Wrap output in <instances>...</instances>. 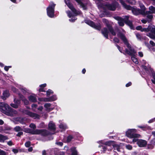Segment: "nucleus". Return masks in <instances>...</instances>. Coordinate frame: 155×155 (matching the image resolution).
<instances>
[{"instance_id":"obj_58","label":"nucleus","mask_w":155,"mask_h":155,"mask_svg":"<svg viewBox=\"0 0 155 155\" xmlns=\"http://www.w3.org/2000/svg\"><path fill=\"white\" fill-rule=\"evenodd\" d=\"M23 134V132H19L16 135V136L18 137H20Z\"/></svg>"},{"instance_id":"obj_8","label":"nucleus","mask_w":155,"mask_h":155,"mask_svg":"<svg viewBox=\"0 0 155 155\" xmlns=\"http://www.w3.org/2000/svg\"><path fill=\"white\" fill-rule=\"evenodd\" d=\"M41 134L44 137L51 135V133L46 129H36V134Z\"/></svg>"},{"instance_id":"obj_42","label":"nucleus","mask_w":155,"mask_h":155,"mask_svg":"<svg viewBox=\"0 0 155 155\" xmlns=\"http://www.w3.org/2000/svg\"><path fill=\"white\" fill-rule=\"evenodd\" d=\"M57 152H58L57 153V154H56V155H65L64 152L63 151H60L58 149Z\"/></svg>"},{"instance_id":"obj_41","label":"nucleus","mask_w":155,"mask_h":155,"mask_svg":"<svg viewBox=\"0 0 155 155\" xmlns=\"http://www.w3.org/2000/svg\"><path fill=\"white\" fill-rule=\"evenodd\" d=\"M22 101L23 102L25 105H27L28 104V101L26 98L23 100Z\"/></svg>"},{"instance_id":"obj_21","label":"nucleus","mask_w":155,"mask_h":155,"mask_svg":"<svg viewBox=\"0 0 155 155\" xmlns=\"http://www.w3.org/2000/svg\"><path fill=\"white\" fill-rule=\"evenodd\" d=\"M28 98L29 101L32 102H35L37 101L36 97L32 95L29 96Z\"/></svg>"},{"instance_id":"obj_6","label":"nucleus","mask_w":155,"mask_h":155,"mask_svg":"<svg viewBox=\"0 0 155 155\" xmlns=\"http://www.w3.org/2000/svg\"><path fill=\"white\" fill-rule=\"evenodd\" d=\"M85 22L96 30L99 31H100L101 30V26L100 23L95 24L93 21L88 20H85Z\"/></svg>"},{"instance_id":"obj_10","label":"nucleus","mask_w":155,"mask_h":155,"mask_svg":"<svg viewBox=\"0 0 155 155\" xmlns=\"http://www.w3.org/2000/svg\"><path fill=\"white\" fill-rule=\"evenodd\" d=\"M117 3H113L112 4H106L104 6L109 10L114 11L117 8L116 4Z\"/></svg>"},{"instance_id":"obj_44","label":"nucleus","mask_w":155,"mask_h":155,"mask_svg":"<svg viewBox=\"0 0 155 155\" xmlns=\"http://www.w3.org/2000/svg\"><path fill=\"white\" fill-rule=\"evenodd\" d=\"M11 106L15 109H17L18 108V106L17 104H13V103H11L10 104Z\"/></svg>"},{"instance_id":"obj_34","label":"nucleus","mask_w":155,"mask_h":155,"mask_svg":"<svg viewBox=\"0 0 155 155\" xmlns=\"http://www.w3.org/2000/svg\"><path fill=\"white\" fill-rule=\"evenodd\" d=\"M149 9L151 12L152 13H155V7L153 6H151L149 8Z\"/></svg>"},{"instance_id":"obj_32","label":"nucleus","mask_w":155,"mask_h":155,"mask_svg":"<svg viewBox=\"0 0 155 155\" xmlns=\"http://www.w3.org/2000/svg\"><path fill=\"white\" fill-rule=\"evenodd\" d=\"M49 97L50 102L55 101L57 99L56 96L55 95H53Z\"/></svg>"},{"instance_id":"obj_28","label":"nucleus","mask_w":155,"mask_h":155,"mask_svg":"<svg viewBox=\"0 0 155 155\" xmlns=\"http://www.w3.org/2000/svg\"><path fill=\"white\" fill-rule=\"evenodd\" d=\"M151 72L152 74V76L154 79V80L153 79H151V81L153 84H155V73L154 71L153 70H151Z\"/></svg>"},{"instance_id":"obj_1","label":"nucleus","mask_w":155,"mask_h":155,"mask_svg":"<svg viewBox=\"0 0 155 155\" xmlns=\"http://www.w3.org/2000/svg\"><path fill=\"white\" fill-rule=\"evenodd\" d=\"M118 37L120 38L123 41L124 44L126 45L128 48H125V53L131 56V59L136 64H138L139 63L137 59L135 57V54L136 53V51L132 47L131 45L128 41L127 40L125 36L122 32H119L117 34Z\"/></svg>"},{"instance_id":"obj_22","label":"nucleus","mask_w":155,"mask_h":155,"mask_svg":"<svg viewBox=\"0 0 155 155\" xmlns=\"http://www.w3.org/2000/svg\"><path fill=\"white\" fill-rule=\"evenodd\" d=\"M149 31L155 35V26L154 25H149Z\"/></svg>"},{"instance_id":"obj_55","label":"nucleus","mask_w":155,"mask_h":155,"mask_svg":"<svg viewBox=\"0 0 155 155\" xmlns=\"http://www.w3.org/2000/svg\"><path fill=\"white\" fill-rule=\"evenodd\" d=\"M0 155H6L5 152L0 149Z\"/></svg>"},{"instance_id":"obj_46","label":"nucleus","mask_w":155,"mask_h":155,"mask_svg":"<svg viewBox=\"0 0 155 155\" xmlns=\"http://www.w3.org/2000/svg\"><path fill=\"white\" fill-rule=\"evenodd\" d=\"M21 128L19 126H16L15 128V130L17 132H18L21 130Z\"/></svg>"},{"instance_id":"obj_12","label":"nucleus","mask_w":155,"mask_h":155,"mask_svg":"<svg viewBox=\"0 0 155 155\" xmlns=\"http://www.w3.org/2000/svg\"><path fill=\"white\" fill-rule=\"evenodd\" d=\"M112 143V142L110 141L105 142V145L106 146H101L102 148L101 150V151L103 152L104 153H105V151H106L107 150H108V151L109 150H111L110 148L108 149L106 146H108L110 147Z\"/></svg>"},{"instance_id":"obj_19","label":"nucleus","mask_w":155,"mask_h":155,"mask_svg":"<svg viewBox=\"0 0 155 155\" xmlns=\"http://www.w3.org/2000/svg\"><path fill=\"white\" fill-rule=\"evenodd\" d=\"M25 132L26 133H30L32 134H36V129L34 130L28 128L26 129Z\"/></svg>"},{"instance_id":"obj_3","label":"nucleus","mask_w":155,"mask_h":155,"mask_svg":"<svg viewBox=\"0 0 155 155\" xmlns=\"http://www.w3.org/2000/svg\"><path fill=\"white\" fill-rule=\"evenodd\" d=\"M0 110L3 113L10 116H13L18 114V112L4 103L0 102Z\"/></svg>"},{"instance_id":"obj_4","label":"nucleus","mask_w":155,"mask_h":155,"mask_svg":"<svg viewBox=\"0 0 155 155\" xmlns=\"http://www.w3.org/2000/svg\"><path fill=\"white\" fill-rule=\"evenodd\" d=\"M120 2L124 8L127 10H131L132 13L134 15H137L139 14L142 15L140 9L135 8L127 5L123 0H120Z\"/></svg>"},{"instance_id":"obj_45","label":"nucleus","mask_w":155,"mask_h":155,"mask_svg":"<svg viewBox=\"0 0 155 155\" xmlns=\"http://www.w3.org/2000/svg\"><path fill=\"white\" fill-rule=\"evenodd\" d=\"M31 145V142L30 141H28L25 143V146L27 147H29Z\"/></svg>"},{"instance_id":"obj_47","label":"nucleus","mask_w":155,"mask_h":155,"mask_svg":"<svg viewBox=\"0 0 155 155\" xmlns=\"http://www.w3.org/2000/svg\"><path fill=\"white\" fill-rule=\"evenodd\" d=\"M66 5L70 9L72 8V7L73 8L74 7L73 5L70 2Z\"/></svg>"},{"instance_id":"obj_60","label":"nucleus","mask_w":155,"mask_h":155,"mask_svg":"<svg viewBox=\"0 0 155 155\" xmlns=\"http://www.w3.org/2000/svg\"><path fill=\"white\" fill-rule=\"evenodd\" d=\"M56 144L60 146H62L63 144V143L62 142H57L56 143Z\"/></svg>"},{"instance_id":"obj_36","label":"nucleus","mask_w":155,"mask_h":155,"mask_svg":"<svg viewBox=\"0 0 155 155\" xmlns=\"http://www.w3.org/2000/svg\"><path fill=\"white\" fill-rule=\"evenodd\" d=\"M14 101L15 103L18 106L21 104V100L16 99V98H15L14 100Z\"/></svg>"},{"instance_id":"obj_27","label":"nucleus","mask_w":155,"mask_h":155,"mask_svg":"<svg viewBox=\"0 0 155 155\" xmlns=\"http://www.w3.org/2000/svg\"><path fill=\"white\" fill-rule=\"evenodd\" d=\"M74 137L71 135H69L67 137L66 141L67 143H69L73 139Z\"/></svg>"},{"instance_id":"obj_31","label":"nucleus","mask_w":155,"mask_h":155,"mask_svg":"<svg viewBox=\"0 0 155 155\" xmlns=\"http://www.w3.org/2000/svg\"><path fill=\"white\" fill-rule=\"evenodd\" d=\"M59 127L60 129H61L63 130H65L66 129L68 128L66 125L62 124H60L59 126Z\"/></svg>"},{"instance_id":"obj_2","label":"nucleus","mask_w":155,"mask_h":155,"mask_svg":"<svg viewBox=\"0 0 155 155\" xmlns=\"http://www.w3.org/2000/svg\"><path fill=\"white\" fill-rule=\"evenodd\" d=\"M102 21L105 25L107 27V28L106 27L104 28L101 30V33L103 35L106 39H109L108 34L109 31L113 36L116 35V32L114 31L112 25L110 24L108 20L105 18H103Z\"/></svg>"},{"instance_id":"obj_15","label":"nucleus","mask_w":155,"mask_h":155,"mask_svg":"<svg viewBox=\"0 0 155 155\" xmlns=\"http://www.w3.org/2000/svg\"><path fill=\"white\" fill-rule=\"evenodd\" d=\"M9 91L8 90H5L3 92L2 98L3 100H5L7 98L9 97Z\"/></svg>"},{"instance_id":"obj_17","label":"nucleus","mask_w":155,"mask_h":155,"mask_svg":"<svg viewBox=\"0 0 155 155\" xmlns=\"http://www.w3.org/2000/svg\"><path fill=\"white\" fill-rule=\"evenodd\" d=\"M80 6L82 7L84 10H87V6L85 5L81 1V0H75Z\"/></svg>"},{"instance_id":"obj_33","label":"nucleus","mask_w":155,"mask_h":155,"mask_svg":"<svg viewBox=\"0 0 155 155\" xmlns=\"http://www.w3.org/2000/svg\"><path fill=\"white\" fill-rule=\"evenodd\" d=\"M126 1L132 5H135L136 3L135 0H126Z\"/></svg>"},{"instance_id":"obj_5","label":"nucleus","mask_w":155,"mask_h":155,"mask_svg":"<svg viewBox=\"0 0 155 155\" xmlns=\"http://www.w3.org/2000/svg\"><path fill=\"white\" fill-rule=\"evenodd\" d=\"M137 130L135 129L128 130L126 133V136L130 138H138L140 137V135L137 134Z\"/></svg>"},{"instance_id":"obj_9","label":"nucleus","mask_w":155,"mask_h":155,"mask_svg":"<svg viewBox=\"0 0 155 155\" xmlns=\"http://www.w3.org/2000/svg\"><path fill=\"white\" fill-rule=\"evenodd\" d=\"M23 112L31 117H35V118H39L40 116L38 114L31 112L28 110H24Z\"/></svg>"},{"instance_id":"obj_23","label":"nucleus","mask_w":155,"mask_h":155,"mask_svg":"<svg viewBox=\"0 0 155 155\" xmlns=\"http://www.w3.org/2000/svg\"><path fill=\"white\" fill-rule=\"evenodd\" d=\"M58 150V149L57 148L52 149L50 150V155H56Z\"/></svg>"},{"instance_id":"obj_61","label":"nucleus","mask_w":155,"mask_h":155,"mask_svg":"<svg viewBox=\"0 0 155 155\" xmlns=\"http://www.w3.org/2000/svg\"><path fill=\"white\" fill-rule=\"evenodd\" d=\"M141 21L143 24H146L148 21V20L146 19H143L141 20Z\"/></svg>"},{"instance_id":"obj_11","label":"nucleus","mask_w":155,"mask_h":155,"mask_svg":"<svg viewBox=\"0 0 155 155\" xmlns=\"http://www.w3.org/2000/svg\"><path fill=\"white\" fill-rule=\"evenodd\" d=\"M129 16H125V23L126 24L129 26L131 29L134 30V28L132 22L129 19Z\"/></svg>"},{"instance_id":"obj_62","label":"nucleus","mask_w":155,"mask_h":155,"mask_svg":"<svg viewBox=\"0 0 155 155\" xmlns=\"http://www.w3.org/2000/svg\"><path fill=\"white\" fill-rule=\"evenodd\" d=\"M68 17L70 18L71 17H73V16L72 15V14L71 12L69 11L68 13Z\"/></svg>"},{"instance_id":"obj_24","label":"nucleus","mask_w":155,"mask_h":155,"mask_svg":"<svg viewBox=\"0 0 155 155\" xmlns=\"http://www.w3.org/2000/svg\"><path fill=\"white\" fill-rule=\"evenodd\" d=\"M71 10L72 12L75 15V16H77L78 15L80 14L81 13V11H77L76 9L74 7L73 8L72 7V8L71 9Z\"/></svg>"},{"instance_id":"obj_35","label":"nucleus","mask_w":155,"mask_h":155,"mask_svg":"<svg viewBox=\"0 0 155 155\" xmlns=\"http://www.w3.org/2000/svg\"><path fill=\"white\" fill-rule=\"evenodd\" d=\"M53 91L50 89H49L46 91V94L47 97H49L51 94H53Z\"/></svg>"},{"instance_id":"obj_7","label":"nucleus","mask_w":155,"mask_h":155,"mask_svg":"<svg viewBox=\"0 0 155 155\" xmlns=\"http://www.w3.org/2000/svg\"><path fill=\"white\" fill-rule=\"evenodd\" d=\"M55 5V4L52 3L47 8V15L50 18H52L54 17Z\"/></svg>"},{"instance_id":"obj_26","label":"nucleus","mask_w":155,"mask_h":155,"mask_svg":"<svg viewBox=\"0 0 155 155\" xmlns=\"http://www.w3.org/2000/svg\"><path fill=\"white\" fill-rule=\"evenodd\" d=\"M138 127L142 129L143 130H149L150 127L147 125L139 126Z\"/></svg>"},{"instance_id":"obj_56","label":"nucleus","mask_w":155,"mask_h":155,"mask_svg":"<svg viewBox=\"0 0 155 155\" xmlns=\"http://www.w3.org/2000/svg\"><path fill=\"white\" fill-rule=\"evenodd\" d=\"M38 91L40 93L41 92H45V90L44 89V88L40 87L38 90Z\"/></svg>"},{"instance_id":"obj_39","label":"nucleus","mask_w":155,"mask_h":155,"mask_svg":"<svg viewBox=\"0 0 155 155\" xmlns=\"http://www.w3.org/2000/svg\"><path fill=\"white\" fill-rule=\"evenodd\" d=\"M18 96L20 99V100H21L22 101L25 98L24 96L21 93L18 94Z\"/></svg>"},{"instance_id":"obj_53","label":"nucleus","mask_w":155,"mask_h":155,"mask_svg":"<svg viewBox=\"0 0 155 155\" xmlns=\"http://www.w3.org/2000/svg\"><path fill=\"white\" fill-rule=\"evenodd\" d=\"M142 26L141 25H139V26H137L136 28V29L137 30H140L141 31V30H142Z\"/></svg>"},{"instance_id":"obj_20","label":"nucleus","mask_w":155,"mask_h":155,"mask_svg":"<svg viewBox=\"0 0 155 155\" xmlns=\"http://www.w3.org/2000/svg\"><path fill=\"white\" fill-rule=\"evenodd\" d=\"M71 155H78V151L76 150V148L75 147H71Z\"/></svg>"},{"instance_id":"obj_59","label":"nucleus","mask_w":155,"mask_h":155,"mask_svg":"<svg viewBox=\"0 0 155 155\" xmlns=\"http://www.w3.org/2000/svg\"><path fill=\"white\" fill-rule=\"evenodd\" d=\"M66 153L68 155H71V148L70 149L68 150H67Z\"/></svg>"},{"instance_id":"obj_29","label":"nucleus","mask_w":155,"mask_h":155,"mask_svg":"<svg viewBox=\"0 0 155 155\" xmlns=\"http://www.w3.org/2000/svg\"><path fill=\"white\" fill-rule=\"evenodd\" d=\"M153 15H148L147 16V18L146 19L148 20V22H149L151 21L152 19L153 18Z\"/></svg>"},{"instance_id":"obj_38","label":"nucleus","mask_w":155,"mask_h":155,"mask_svg":"<svg viewBox=\"0 0 155 155\" xmlns=\"http://www.w3.org/2000/svg\"><path fill=\"white\" fill-rule=\"evenodd\" d=\"M117 47L118 49L119 50V51L121 52V53H123L124 54H125L123 52H122L123 48H121L120 46L119 45H118L117 44H116L115 45Z\"/></svg>"},{"instance_id":"obj_52","label":"nucleus","mask_w":155,"mask_h":155,"mask_svg":"<svg viewBox=\"0 0 155 155\" xmlns=\"http://www.w3.org/2000/svg\"><path fill=\"white\" fill-rule=\"evenodd\" d=\"M29 127L31 128H32L33 129H35L36 128V125H35V124H32V123H31V124L30 125H29Z\"/></svg>"},{"instance_id":"obj_63","label":"nucleus","mask_w":155,"mask_h":155,"mask_svg":"<svg viewBox=\"0 0 155 155\" xmlns=\"http://www.w3.org/2000/svg\"><path fill=\"white\" fill-rule=\"evenodd\" d=\"M155 121V117L152 119H151V120H150L149 121H148V123H153Z\"/></svg>"},{"instance_id":"obj_49","label":"nucleus","mask_w":155,"mask_h":155,"mask_svg":"<svg viewBox=\"0 0 155 155\" xmlns=\"http://www.w3.org/2000/svg\"><path fill=\"white\" fill-rule=\"evenodd\" d=\"M113 40L115 42H116L117 43H119L120 41L119 39L117 37H114V38Z\"/></svg>"},{"instance_id":"obj_37","label":"nucleus","mask_w":155,"mask_h":155,"mask_svg":"<svg viewBox=\"0 0 155 155\" xmlns=\"http://www.w3.org/2000/svg\"><path fill=\"white\" fill-rule=\"evenodd\" d=\"M114 150H117L118 151H120V146L117 144H114L113 146Z\"/></svg>"},{"instance_id":"obj_64","label":"nucleus","mask_w":155,"mask_h":155,"mask_svg":"<svg viewBox=\"0 0 155 155\" xmlns=\"http://www.w3.org/2000/svg\"><path fill=\"white\" fill-rule=\"evenodd\" d=\"M150 44L151 45L153 46H155V43L152 41H150Z\"/></svg>"},{"instance_id":"obj_18","label":"nucleus","mask_w":155,"mask_h":155,"mask_svg":"<svg viewBox=\"0 0 155 155\" xmlns=\"http://www.w3.org/2000/svg\"><path fill=\"white\" fill-rule=\"evenodd\" d=\"M8 139V137L6 136H5L2 134H0V142H4L5 140Z\"/></svg>"},{"instance_id":"obj_54","label":"nucleus","mask_w":155,"mask_h":155,"mask_svg":"<svg viewBox=\"0 0 155 155\" xmlns=\"http://www.w3.org/2000/svg\"><path fill=\"white\" fill-rule=\"evenodd\" d=\"M123 18H122V17L119 16H117L115 18V19L117 20L118 21V22H119L120 21H121L122 20H123Z\"/></svg>"},{"instance_id":"obj_14","label":"nucleus","mask_w":155,"mask_h":155,"mask_svg":"<svg viewBox=\"0 0 155 155\" xmlns=\"http://www.w3.org/2000/svg\"><path fill=\"white\" fill-rule=\"evenodd\" d=\"M48 129L51 130L55 131L56 129L55 125L52 121H50L48 124Z\"/></svg>"},{"instance_id":"obj_16","label":"nucleus","mask_w":155,"mask_h":155,"mask_svg":"<svg viewBox=\"0 0 155 155\" xmlns=\"http://www.w3.org/2000/svg\"><path fill=\"white\" fill-rule=\"evenodd\" d=\"M155 142L153 140H151L150 143L147 145V149H152L154 147V145H155Z\"/></svg>"},{"instance_id":"obj_50","label":"nucleus","mask_w":155,"mask_h":155,"mask_svg":"<svg viewBox=\"0 0 155 155\" xmlns=\"http://www.w3.org/2000/svg\"><path fill=\"white\" fill-rule=\"evenodd\" d=\"M136 37L138 39L140 40H141V39L142 37H141V35L137 33L136 34Z\"/></svg>"},{"instance_id":"obj_25","label":"nucleus","mask_w":155,"mask_h":155,"mask_svg":"<svg viewBox=\"0 0 155 155\" xmlns=\"http://www.w3.org/2000/svg\"><path fill=\"white\" fill-rule=\"evenodd\" d=\"M140 7L141 8V13H142V15H143L145 13V11L146 10V8L143 4L140 5Z\"/></svg>"},{"instance_id":"obj_57","label":"nucleus","mask_w":155,"mask_h":155,"mask_svg":"<svg viewBox=\"0 0 155 155\" xmlns=\"http://www.w3.org/2000/svg\"><path fill=\"white\" fill-rule=\"evenodd\" d=\"M12 151L15 154L17 153L18 151L17 149H13L12 150Z\"/></svg>"},{"instance_id":"obj_48","label":"nucleus","mask_w":155,"mask_h":155,"mask_svg":"<svg viewBox=\"0 0 155 155\" xmlns=\"http://www.w3.org/2000/svg\"><path fill=\"white\" fill-rule=\"evenodd\" d=\"M148 36L151 38L152 39H154L155 38V36L154 35V34L153 33H149V34Z\"/></svg>"},{"instance_id":"obj_43","label":"nucleus","mask_w":155,"mask_h":155,"mask_svg":"<svg viewBox=\"0 0 155 155\" xmlns=\"http://www.w3.org/2000/svg\"><path fill=\"white\" fill-rule=\"evenodd\" d=\"M51 104L50 103H45L44 105V107L46 108L47 109H48V108L49 107H50L51 106Z\"/></svg>"},{"instance_id":"obj_51","label":"nucleus","mask_w":155,"mask_h":155,"mask_svg":"<svg viewBox=\"0 0 155 155\" xmlns=\"http://www.w3.org/2000/svg\"><path fill=\"white\" fill-rule=\"evenodd\" d=\"M126 148L129 150H131L132 149V147L131 145L128 144L126 146Z\"/></svg>"},{"instance_id":"obj_13","label":"nucleus","mask_w":155,"mask_h":155,"mask_svg":"<svg viewBox=\"0 0 155 155\" xmlns=\"http://www.w3.org/2000/svg\"><path fill=\"white\" fill-rule=\"evenodd\" d=\"M137 144L140 147H144L147 144V142L145 140L139 139L138 141Z\"/></svg>"},{"instance_id":"obj_30","label":"nucleus","mask_w":155,"mask_h":155,"mask_svg":"<svg viewBox=\"0 0 155 155\" xmlns=\"http://www.w3.org/2000/svg\"><path fill=\"white\" fill-rule=\"evenodd\" d=\"M125 17L124 19H123V20H122L121 21L118 22V24L120 26L122 27L124 25V23H125Z\"/></svg>"},{"instance_id":"obj_40","label":"nucleus","mask_w":155,"mask_h":155,"mask_svg":"<svg viewBox=\"0 0 155 155\" xmlns=\"http://www.w3.org/2000/svg\"><path fill=\"white\" fill-rule=\"evenodd\" d=\"M149 25L148 26V27L147 28H142V30H141V32H143L144 31L145 32H148L149 31Z\"/></svg>"}]
</instances>
